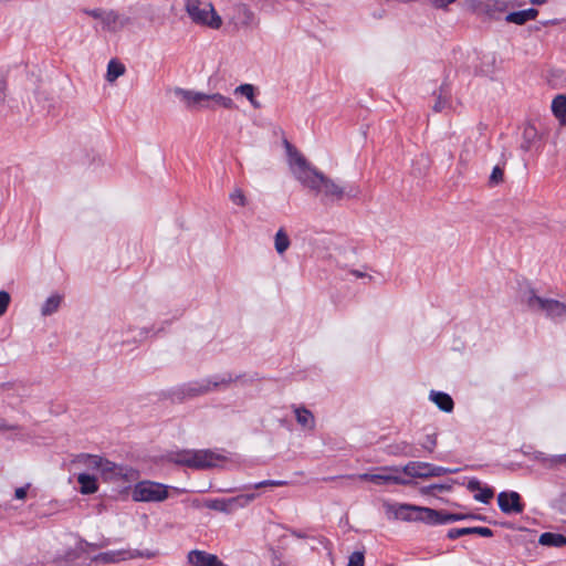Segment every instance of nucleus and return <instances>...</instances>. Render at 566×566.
I'll list each match as a JSON object with an SVG mask.
<instances>
[{
    "label": "nucleus",
    "instance_id": "1",
    "mask_svg": "<svg viewBox=\"0 0 566 566\" xmlns=\"http://www.w3.org/2000/svg\"><path fill=\"white\" fill-rule=\"evenodd\" d=\"M289 161L293 176L315 196H322L332 201L342 200L346 195L352 197L350 192L353 189L346 192L345 188L335 180L308 165L300 153H291ZM353 196H355V193H353Z\"/></svg>",
    "mask_w": 566,
    "mask_h": 566
},
{
    "label": "nucleus",
    "instance_id": "2",
    "mask_svg": "<svg viewBox=\"0 0 566 566\" xmlns=\"http://www.w3.org/2000/svg\"><path fill=\"white\" fill-rule=\"evenodd\" d=\"M385 509L388 518L405 522H424L431 525L448 524L467 517L462 514H450L443 511L411 504L386 503Z\"/></svg>",
    "mask_w": 566,
    "mask_h": 566
},
{
    "label": "nucleus",
    "instance_id": "3",
    "mask_svg": "<svg viewBox=\"0 0 566 566\" xmlns=\"http://www.w3.org/2000/svg\"><path fill=\"white\" fill-rule=\"evenodd\" d=\"M76 463H82L88 469L96 470L105 481H135L138 476L136 470L117 465L106 459L93 454H80L76 457Z\"/></svg>",
    "mask_w": 566,
    "mask_h": 566
},
{
    "label": "nucleus",
    "instance_id": "4",
    "mask_svg": "<svg viewBox=\"0 0 566 566\" xmlns=\"http://www.w3.org/2000/svg\"><path fill=\"white\" fill-rule=\"evenodd\" d=\"M168 459L178 465L193 470H207L216 467L222 457L211 450H179L171 452Z\"/></svg>",
    "mask_w": 566,
    "mask_h": 566
},
{
    "label": "nucleus",
    "instance_id": "5",
    "mask_svg": "<svg viewBox=\"0 0 566 566\" xmlns=\"http://www.w3.org/2000/svg\"><path fill=\"white\" fill-rule=\"evenodd\" d=\"M185 8L192 22L213 30L221 28L222 19L216 12L212 3L202 0H187Z\"/></svg>",
    "mask_w": 566,
    "mask_h": 566
},
{
    "label": "nucleus",
    "instance_id": "6",
    "mask_svg": "<svg viewBox=\"0 0 566 566\" xmlns=\"http://www.w3.org/2000/svg\"><path fill=\"white\" fill-rule=\"evenodd\" d=\"M524 301L532 311L542 312L549 318L566 316L565 303L537 296L533 291L525 293Z\"/></svg>",
    "mask_w": 566,
    "mask_h": 566
},
{
    "label": "nucleus",
    "instance_id": "7",
    "mask_svg": "<svg viewBox=\"0 0 566 566\" xmlns=\"http://www.w3.org/2000/svg\"><path fill=\"white\" fill-rule=\"evenodd\" d=\"M132 497L136 502H161L168 497V486L153 481H140L135 484Z\"/></svg>",
    "mask_w": 566,
    "mask_h": 566
},
{
    "label": "nucleus",
    "instance_id": "8",
    "mask_svg": "<svg viewBox=\"0 0 566 566\" xmlns=\"http://www.w3.org/2000/svg\"><path fill=\"white\" fill-rule=\"evenodd\" d=\"M381 471H382L381 473H360L357 475H350L349 478H356L361 481H369V482H373L378 485H384V484H389V483L403 485L407 483V481L405 479H402L401 476L391 474V473H387V472H396V473L399 472L400 470L397 467H385L381 469Z\"/></svg>",
    "mask_w": 566,
    "mask_h": 566
},
{
    "label": "nucleus",
    "instance_id": "9",
    "mask_svg": "<svg viewBox=\"0 0 566 566\" xmlns=\"http://www.w3.org/2000/svg\"><path fill=\"white\" fill-rule=\"evenodd\" d=\"M497 504L500 510L505 514H520L524 510V505L521 502V496L515 491L501 492L497 495Z\"/></svg>",
    "mask_w": 566,
    "mask_h": 566
},
{
    "label": "nucleus",
    "instance_id": "10",
    "mask_svg": "<svg viewBox=\"0 0 566 566\" xmlns=\"http://www.w3.org/2000/svg\"><path fill=\"white\" fill-rule=\"evenodd\" d=\"M174 94L179 98L184 106L191 112H199L200 102L205 98L203 92L181 87H176L174 90Z\"/></svg>",
    "mask_w": 566,
    "mask_h": 566
},
{
    "label": "nucleus",
    "instance_id": "11",
    "mask_svg": "<svg viewBox=\"0 0 566 566\" xmlns=\"http://www.w3.org/2000/svg\"><path fill=\"white\" fill-rule=\"evenodd\" d=\"M187 559L191 566H226L217 555L199 549L190 551Z\"/></svg>",
    "mask_w": 566,
    "mask_h": 566
},
{
    "label": "nucleus",
    "instance_id": "12",
    "mask_svg": "<svg viewBox=\"0 0 566 566\" xmlns=\"http://www.w3.org/2000/svg\"><path fill=\"white\" fill-rule=\"evenodd\" d=\"M467 488L474 494V500L488 504L494 496V491L489 486H482L481 482L476 479L468 481Z\"/></svg>",
    "mask_w": 566,
    "mask_h": 566
},
{
    "label": "nucleus",
    "instance_id": "13",
    "mask_svg": "<svg viewBox=\"0 0 566 566\" xmlns=\"http://www.w3.org/2000/svg\"><path fill=\"white\" fill-rule=\"evenodd\" d=\"M137 555L125 551H109L96 555L93 560L102 564L116 563L136 557Z\"/></svg>",
    "mask_w": 566,
    "mask_h": 566
},
{
    "label": "nucleus",
    "instance_id": "14",
    "mask_svg": "<svg viewBox=\"0 0 566 566\" xmlns=\"http://www.w3.org/2000/svg\"><path fill=\"white\" fill-rule=\"evenodd\" d=\"M478 534L483 537L493 536V531L489 527L475 526V527H462V528H452L448 532V537L451 539H455L460 536Z\"/></svg>",
    "mask_w": 566,
    "mask_h": 566
},
{
    "label": "nucleus",
    "instance_id": "15",
    "mask_svg": "<svg viewBox=\"0 0 566 566\" xmlns=\"http://www.w3.org/2000/svg\"><path fill=\"white\" fill-rule=\"evenodd\" d=\"M205 99H210V111H217L218 108L234 109L235 104L229 96H224L220 93L207 94L205 93Z\"/></svg>",
    "mask_w": 566,
    "mask_h": 566
},
{
    "label": "nucleus",
    "instance_id": "16",
    "mask_svg": "<svg viewBox=\"0 0 566 566\" xmlns=\"http://www.w3.org/2000/svg\"><path fill=\"white\" fill-rule=\"evenodd\" d=\"M102 22L106 30L115 32L126 25L127 19H122L117 12L108 10L103 14Z\"/></svg>",
    "mask_w": 566,
    "mask_h": 566
},
{
    "label": "nucleus",
    "instance_id": "17",
    "mask_svg": "<svg viewBox=\"0 0 566 566\" xmlns=\"http://www.w3.org/2000/svg\"><path fill=\"white\" fill-rule=\"evenodd\" d=\"M429 399L444 412H451L453 410V400L451 396L446 392L431 390L429 394Z\"/></svg>",
    "mask_w": 566,
    "mask_h": 566
},
{
    "label": "nucleus",
    "instance_id": "18",
    "mask_svg": "<svg viewBox=\"0 0 566 566\" xmlns=\"http://www.w3.org/2000/svg\"><path fill=\"white\" fill-rule=\"evenodd\" d=\"M538 14L536 9L530 8L522 11L511 12L505 17V21L509 23H515L522 25L527 21L535 20Z\"/></svg>",
    "mask_w": 566,
    "mask_h": 566
},
{
    "label": "nucleus",
    "instance_id": "19",
    "mask_svg": "<svg viewBox=\"0 0 566 566\" xmlns=\"http://www.w3.org/2000/svg\"><path fill=\"white\" fill-rule=\"evenodd\" d=\"M203 506L223 513H231L235 510L233 497L206 500Z\"/></svg>",
    "mask_w": 566,
    "mask_h": 566
},
{
    "label": "nucleus",
    "instance_id": "20",
    "mask_svg": "<svg viewBox=\"0 0 566 566\" xmlns=\"http://www.w3.org/2000/svg\"><path fill=\"white\" fill-rule=\"evenodd\" d=\"M294 413L296 417L297 423L307 430L315 429V418L314 415L306 409L305 407H294Z\"/></svg>",
    "mask_w": 566,
    "mask_h": 566
},
{
    "label": "nucleus",
    "instance_id": "21",
    "mask_svg": "<svg viewBox=\"0 0 566 566\" xmlns=\"http://www.w3.org/2000/svg\"><path fill=\"white\" fill-rule=\"evenodd\" d=\"M429 463L412 461L407 463L401 471L412 478H428Z\"/></svg>",
    "mask_w": 566,
    "mask_h": 566
},
{
    "label": "nucleus",
    "instance_id": "22",
    "mask_svg": "<svg viewBox=\"0 0 566 566\" xmlns=\"http://www.w3.org/2000/svg\"><path fill=\"white\" fill-rule=\"evenodd\" d=\"M77 482L82 494H94L98 490L96 478L87 473H80Z\"/></svg>",
    "mask_w": 566,
    "mask_h": 566
},
{
    "label": "nucleus",
    "instance_id": "23",
    "mask_svg": "<svg viewBox=\"0 0 566 566\" xmlns=\"http://www.w3.org/2000/svg\"><path fill=\"white\" fill-rule=\"evenodd\" d=\"M538 543L543 546L563 547L566 546V536L558 533L546 532L541 534Z\"/></svg>",
    "mask_w": 566,
    "mask_h": 566
},
{
    "label": "nucleus",
    "instance_id": "24",
    "mask_svg": "<svg viewBox=\"0 0 566 566\" xmlns=\"http://www.w3.org/2000/svg\"><path fill=\"white\" fill-rule=\"evenodd\" d=\"M552 111L560 124H566V96L557 95L552 102Z\"/></svg>",
    "mask_w": 566,
    "mask_h": 566
},
{
    "label": "nucleus",
    "instance_id": "25",
    "mask_svg": "<svg viewBox=\"0 0 566 566\" xmlns=\"http://www.w3.org/2000/svg\"><path fill=\"white\" fill-rule=\"evenodd\" d=\"M217 386V382L211 384L210 381H205L201 384L195 382L186 387V394L190 397H196L209 392L212 388Z\"/></svg>",
    "mask_w": 566,
    "mask_h": 566
},
{
    "label": "nucleus",
    "instance_id": "26",
    "mask_svg": "<svg viewBox=\"0 0 566 566\" xmlns=\"http://www.w3.org/2000/svg\"><path fill=\"white\" fill-rule=\"evenodd\" d=\"M291 241L286 233V231L283 228H280L277 232L274 235V248L275 251L282 255L286 252V250L290 248Z\"/></svg>",
    "mask_w": 566,
    "mask_h": 566
},
{
    "label": "nucleus",
    "instance_id": "27",
    "mask_svg": "<svg viewBox=\"0 0 566 566\" xmlns=\"http://www.w3.org/2000/svg\"><path fill=\"white\" fill-rule=\"evenodd\" d=\"M234 93L247 97L254 108L261 107V104L255 99V88L252 84H241L235 87Z\"/></svg>",
    "mask_w": 566,
    "mask_h": 566
},
{
    "label": "nucleus",
    "instance_id": "28",
    "mask_svg": "<svg viewBox=\"0 0 566 566\" xmlns=\"http://www.w3.org/2000/svg\"><path fill=\"white\" fill-rule=\"evenodd\" d=\"M125 73V66L117 60H111L107 65L106 80L109 83L116 81L119 76Z\"/></svg>",
    "mask_w": 566,
    "mask_h": 566
},
{
    "label": "nucleus",
    "instance_id": "29",
    "mask_svg": "<svg viewBox=\"0 0 566 566\" xmlns=\"http://www.w3.org/2000/svg\"><path fill=\"white\" fill-rule=\"evenodd\" d=\"M62 297L57 294L51 295L42 305L41 314L43 316H49L55 313L61 304Z\"/></svg>",
    "mask_w": 566,
    "mask_h": 566
},
{
    "label": "nucleus",
    "instance_id": "30",
    "mask_svg": "<svg viewBox=\"0 0 566 566\" xmlns=\"http://www.w3.org/2000/svg\"><path fill=\"white\" fill-rule=\"evenodd\" d=\"M74 547L65 552L63 555L64 560H74L80 557L81 553L85 552V547L91 546L88 543L74 538Z\"/></svg>",
    "mask_w": 566,
    "mask_h": 566
},
{
    "label": "nucleus",
    "instance_id": "31",
    "mask_svg": "<svg viewBox=\"0 0 566 566\" xmlns=\"http://www.w3.org/2000/svg\"><path fill=\"white\" fill-rule=\"evenodd\" d=\"M235 11L242 24L249 25L254 22V13L245 4H238Z\"/></svg>",
    "mask_w": 566,
    "mask_h": 566
},
{
    "label": "nucleus",
    "instance_id": "32",
    "mask_svg": "<svg viewBox=\"0 0 566 566\" xmlns=\"http://www.w3.org/2000/svg\"><path fill=\"white\" fill-rule=\"evenodd\" d=\"M536 135H537L536 129L533 126H528V127L524 128V132H523L524 143L522 144V147L525 150H528L531 148V146H532L531 143L536 137Z\"/></svg>",
    "mask_w": 566,
    "mask_h": 566
},
{
    "label": "nucleus",
    "instance_id": "33",
    "mask_svg": "<svg viewBox=\"0 0 566 566\" xmlns=\"http://www.w3.org/2000/svg\"><path fill=\"white\" fill-rule=\"evenodd\" d=\"M504 180V170L500 166H495L490 175L489 184L496 186L502 184Z\"/></svg>",
    "mask_w": 566,
    "mask_h": 566
},
{
    "label": "nucleus",
    "instance_id": "34",
    "mask_svg": "<svg viewBox=\"0 0 566 566\" xmlns=\"http://www.w3.org/2000/svg\"><path fill=\"white\" fill-rule=\"evenodd\" d=\"M256 497V494L250 493V494H242L233 497L234 506L238 507H244L250 502H252Z\"/></svg>",
    "mask_w": 566,
    "mask_h": 566
},
{
    "label": "nucleus",
    "instance_id": "35",
    "mask_svg": "<svg viewBox=\"0 0 566 566\" xmlns=\"http://www.w3.org/2000/svg\"><path fill=\"white\" fill-rule=\"evenodd\" d=\"M230 200L237 205V206H240V207H244L247 205V199H245V196L243 193V191L241 189H234L231 193H230Z\"/></svg>",
    "mask_w": 566,
    "mask_h": 566
},
{
    "label": "nucleus",
    "instance_id": "36",
    "mask_svg": "<svg viewBox=\"0 0 566 566\" xmlns=\"http://www.w3.org/2000/svg\"><path fill=\"white\" fill-rule=\"evenodd\" d=\"M428 478H431V476H441V475H444L447 473H452L454 472L453 470H450V469H447V468H443V467H437V465H433V464H430L429 463V470H428Z\"/></svg>",
    "mask_w": 566,
    "mask_h": 566
},
{
    "label": "nucleus",
    "instance_id": "37",
    "mask_svg": "<svg viewBox=\"0 0 566 566\" xmlns=\"http://www.w3.org/2000/svg\"><path fill=\"white\" fill-rule=\"evenodd\" d=\"M365 558L363 552H354L348 559L347 566H364Z\"/></svg>",
    "mask_w": 566,
    "mask_h": 566
},
{
    "label": "nucleus",
    "instance_id": "38",
    "mask_svg": "<svg viewBox=\"0 0 566 566\" xmlns=\"http://www.w3.org/2000/svg\"><path fill=\"white\" fill-rule=\"evenodd\" d=\"M10 295L6 291H0V317L6 313L9 303H10Z\"/></svg>",
    "mask_w": 566,
    "mask_h": 566
},
{
    "label": "nucleus",
    "instance_id": "39",
    "mask_svg": "<svg viewBox=\"0 0 566 566\" xmlns=\"http://www.w3.org/2000/svg\"><path fill=\"white\" fill-rule=\"evenodd\" d=\"M437 446V436L436 434H428L422 442V447L428 450L429 452H432Z\"/></svg>",
    "mask_w": 566,
    "mask_h": 566
},
{
    "label": "nucleus",
    "instance_id": "40",
    "mask_svg": "<svg viewBox=\"0 0 566 566\" xmlns=\"http://www.w3.org/2000/svg\"><path fill=\"white\" fill-rule=\"evenodd\" d=\"M284 484H286L285 481L265 480V481H261V482H258V483L253 484V488L254 489H260V488H263V486H282Z\"/></svg>",
    "mask_w": 566,
    "mask_h": 566
},
{
    "label": "nucleus",
    "instance_id": "41",
    "mask_svg": "<svg viewBox=\"0 0 566 566\" xmlns=\"http://www.w3.org/2000/svg\"><path fill=\"white\" fill-rule=\"evenodd\" d=\"M18 430H20V427L18 424L8 423L4 419L0 418V432Z\"/></svg>",
    "mask_w": 566,
    "mask_h": 566
},
{
    "label": "nucleus",
    "instance_id": "42",
    "mask_svg": "<svg viewBox=\"0 0 566 566\" xmlns=\"http://www.w3.org/2000/svg\"><path fill=\"white\" fill-rule=\"evenodd\" d=\"M83 12L94 19H99L101 21L103 20V14L105 13V10H102V9H93V10H90V9H84Z\"/></svg>",
    "mask_w": 566,
    "mask_h": 566
},
{
    "label": "nucleus",
    "instance_id": "43",
    "mask_svg": "<svg viewBox=\"0 0 566 566\" xmlns=\"http://www.w3.org/2000/svg\"><path fill=\"white\" fill-rule=\"evenodd\" d=\"M448 105V99L442 97V96H439L433 105V109L436 112H442Z\"/></svg>",
    "mask_w": 566,
    "mask_h": 566
},
{
    "label": "nucleus",
    "instance_id": "44",
    "mask_svg": "<svg viewBox=\"0 0 566 566\" xmlns=\"http://www.w3.org/2000/svg\"><path fill=\"white\" fill-rule=\"evenodd\" d=\"M471 158V149L469 148V143H465L463 149L460 154V161L468 163Z\"/></svg>",
    "mask_w": 566,
    "mask_h": 566
},
{
    "label": "nucleus",
    "instance_id": "45",
    "mask_svg": "<svg viewBox=\"0 0 566 566\" xmlns=\"http://www.w3.org/2000/svg\"><path fill=\"white\" fill-rule=\"evenodd\" d=\"M29 486H30V484H27L25 486L15 489V491H14L15 499L24 500L27 497Z\"/></svg>",
    "mask_w": 566,
    "mask_h": 566
},
{
    "label": "nucleus",
    "instance_id": "46",
    "mask_svg": "<svg viewBox=\"0 0 566 566\" xmlns=\"http://www.w3.org/2000/svg\"><path fill=\"white\" fill-rule=\"evenodd\" d=\"M455 0H432V4L436 8H446L448 4L454 2Z\"/></svg>",
    "mask_w": 566,
    "mask_h": 566
},
{
    "label": "nucleus",
    "instance_id": "47",
    "mask_svg": "<svg viewBox=\"0 0 566 566\" xmlns=\"http://www.w3.org/2000/svg\"><path fill=\"white\" fill-rule=\"evenodd\" d=\"M210 99H205L202 102H200V105H199V112L200 111H210Z\"/></svg>",
    "mask_w": 566,
    "mask_h": 566
},
{
    "label": "nucleus",
    "instance_id": "48",
    "mask_svg": "<svg viewBox=\"0 0 566 566\" xmlns=\"http://www.w3.org/2000/svg\"><path fill=\"white\" fill-rule=\"evenodd\" d=\"M555 463L566 464V453L557 455L555 458Z\"/></svg>",
    "mask_w": 566,
    "mask_h": 566
},
{
    "label": "nucleus",
    "instance_id": "49",
    "mask_svg": "<svg viewBox=\"0 0 566 566\" xmlns=\"http://www.w3.org/2000/svg\"><path fill=\"white\" fill-rule=\"evenodd\" d=\"M350 273H352L353 275H355L356 277H358V279H363V277H366V276H367V274H366V273H364V272H361V271H359V270H353Z\"/></svg>",
    "mask_w": 566,
    "mask_h": 566
},
{
    "label": "nucleus",
    "instance_id": "50",
    "mask_svg": "<svg viewBox=\"0 0 566 566\" xmlns=\"http://www.w3.org/2000/svg\"><path fill=\"white\" fill-rule=\"evenodd\" d=\"M4 101V84L0 81V103Z\"/></svg>",
    "mask_w": 566,
    "mask_h": 566
},
{
    "label": "nucleus",
    "instance_id": "51",
    "mask_svg": "<svg viewBox=\"0 0 566 566\" xmlns=\"http://www.w3.org/2000/svg\"><path fill=\"white\" fill-rule=\"evenodd\" d=\"M533 4H543L546 2V0H530Z\"/></svg>",
    "mask_w": 566,
    "mask_h": 566
},
{
    "label": "nucleus",
    "instance_id": "52",
    "mask_svg": "<svg viewBox=\"0 0 566 566\" xmlns=\"http://www.w3.org/2000/svg\"><path fill=\"white\" fill-rule=\"evenodd\" d=\"M433 488L438 489V490H444L446 489L443 485H434Z\"/></svg>",
    "mask_w": 566,
    "mask_h": 566
}]
</instances>
